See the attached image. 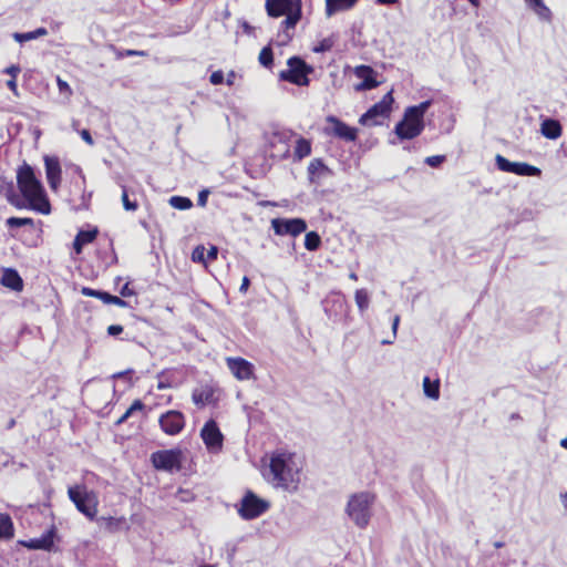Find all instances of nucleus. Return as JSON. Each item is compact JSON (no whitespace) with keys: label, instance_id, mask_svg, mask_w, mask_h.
Returning a JSON list of instances; mask_svg holds the SVG:
<instances>
[{"label":"nucleus","instance_id":"nucleus-43","mask_svg":"<svg viewBox=\"0 0 567 567\" xmlns=\"http://www.w3.org/2000/svg\"><path fill=\"white\" fill-rule=\"evenodd\" d=\"M445 155H433L427 156L424 162L431 167H439L443 162H445Z\"/></svg>","mask_w":567,"mask_h":567},{"label":"nucleus","instance_id":"nucleus-34","mask_svg":"<svg viewBox=\"0 0 567 567\" xmlns=\"http://www.w3.org/2000/svg\"><path fill=\"white\" fill-rule=\"evenodd\" d=\"M321 245V238L316 231H309L305 236V247L309 251H316Z\"/></svg>","mask_w":567,"mask_h":567},{"label":"nucleus","instance_id":"nucleus-44","mask_svg":"<svg viewBox=\"0 0 567 567\" xmlns=\"http://www.w3.org/2000/svg\"><path fill=\"white\" fill-rule=\"evenodd\" d=\"M192 258H193L194 261L206 262L205 247L204 246H197L193 250Z\"/></svg>","mask_w":567,"mask_h":567},{"label":"nucleus","instance_id":"nucleus-21","mask_svg":"<svg viewBox=\"0 0 567 567\" xmlns=\"http://www.w3.org/2000/svg\"><path fill=\"white\" fill-rule=\"evenodd\" d=\"M54 537H55V528L51 527L49 530H47L44 534L41 535L39 538H31L29 540H22L20 544L32 550H48L50 551L54 546Z\"/></svg>","mask_w":567,"mask_h":567},{"label":"nucleus","instance_id":"nucleus-20","mask_svg":"<svg viewBox=\"0 0 567 567\" xmlns=\"http://www.w3.org/2000/svg\"><path fill=\"white\" fill-rule=\"evenodd\" d=\"M192 400L197 408L215 404L217 402L216 388L212 384H204L192 392Z\"/></svg>","mask_w":567,"mask_h":567},{"label":"nucleus","instance_id":"nucleus-12","mask_svg":"<svg viewBox=\"0 0 567 567\" xmlns=\"http://www.w3.org/2000/svg\"><path fill=\"white\" fill-rule=\"evenodd\" d=\"M200 437L209 452L218 453L223 450L224 435L216 421L208 420L200 430Z\"/></svg>","mask_w":567,"mask_h":567},{"label":"nucleus","instance_id":"nucleus-61","mask_svg":"<svg viewBox=\"0 0 567 567\" xmlns=\"http://www.w3.org/2000/svg\"><path fill=\"white\" fill-rule=\"evenodd\" d=\"M4 189L12 190V183H7L2 178H0V190Z\"/></svg>","mask_w":567,"mask_h":567},{"label":"nucleus","instance_id":"nucleus-54","mask_svg":"<svg viewBox=\"0 0 567 567\" xmlns=\"http://www.w3.org/2000/svg\"><path fill=\"white\" fill-rule=\"evenodd\" d=\"M217 256L218 248L216 246H210V248L207 250L206 261H214L217 259Z\"/></svg>","mask_w":567,"mask_h":567},{"label":"nucleus","instance_id":"nucleus-41","mask_svg":"<svg viewBox=\"0 0 567 567\" xmlns=\"http://www.w3.org/2000/svg\"><path fill=\"white\" fill-rule=\"evenodd\" d=\"M73 171L79 176V181L75 183V185L80 192L84 193L85 187H86L85 174L83 173V169L79 165H74Z\"/></svg>","mask_w":567,"mask_h":567},{"label":"nucleus","instance_id":"nucleus-27","mask_svg":"<svg viewBox=\"0 0 567 567\" xmlns=\"http://www.w3.org/2000/svg\"><path fill=\"white\" fill-rule=\"evenodd\" d=\"M561 125L556 120H545L542 124V133L545 137L556 140L561 135Z\"/></svg>","mask_w":567,"mask_h":567},{"label":"nucleus","instance_id":"nucleus-42","mask_svg":"<svg viewBox=\"0 0 567 567\" xmlns=\"http://www.w3.org/2000/svg\"><path fill=\"white\" fill-rule=\"evenodd\" d=\"M56 85L59 89V92L64 95L66 99H70L73 94V91L69 83L64 80H62L60 76L56 78Z\"/></svg>","mask_w":567,"mask_h":567},{"label":"nucleus","instance_id":"nucleus-38","mask_svg":"<svg viewBox=\"0 0 567 567\" xmlns=\"http://www.w3.org/2000/svg\"><path fill=\"white\" fill-rule=\"evenodd\" d=\"M336 43L334 37H328L322 40H320L312 49L316 53H324L330 51Z\"/></svg>","mask_w":567,"mask_h":567},{"label":"nucleus","instance_id":"nucleus-11","mask_svg":"<svg viewBox=\"0 0 567 567\" xmlns=\"http://www.w3.org/2000/svg\"><path fill=\"white\" fill-rule=\"evenodd\" d=\"M497 168L502 172L513 173L518 176H540V168L523 162H511L502 155H496Z\"/></svg>","mask_w":567,"mask_h":567},{"label":"nucleus","instance_id":"nucleus-14","mask_svg":"<svg viewBox=\"0 0 567 567\" xmlns=\"http://www.w3.org/2000/svg\"><path fill=\"white\" fill-rule=\"evenodd\" d=\"M271 227L278 236L290 235L297 237L306 231L307 223L302 218H274L271 220Z\"/></svg>","mask_w":567,"mask_h":567},{"label":"nucleus","instance_id":"nucleus-19","mask_svg":"<svg viewBox=\"0 0 567 567\" xmlns=\"http://www.w3.org/2000/svg\"><path fill=\"white\" fill-rule=\"evenodd\" d=\"M297 6L302 7L301 0H266L265 9L270 18H279L291 11Z\"/></svg>","mask_w":567,"mask_h":567},{"label":"nucleus","instance_id":"nucleus-29","mask_svg":"<svg viewBox=\"0 0 567 567\" xmlns=\"http://www.w3.org/2000/svg\"><path fill=\"white\" fill-rule=\"evenodd\" d=\"M311 141L305 137H299L296 141L293 157L296 161H301L302 158L309 156L311 154Z\"/></svg>","mask_w":567,"mask_h":567},{"label":"nucleus","instance_id":"nucleus-18","mask_svg":"<svg viewBox=\"0 0 567 567\" xmlns=\"http://www.w3.org/2000/svg\"><path fill=\"white\" fill-rule=\"evenodd\" d=\"M354 74L357 78L362 80V82L355 84L354 86L355 91L358 92L369 91L380 85V82L377 80V72L370 65H357L354 68Z\"/></svg>","mask_w":567,"mask_h":567},{"label":"nucleus","instance_id":"nucleus-35","mask_svg":"<svg viewBox=\"0 0 567 567\" xmlns=\"http://www.w3.org/2000/svg\"><path fill=\"white\" fill-rule=\"evenodd\" d=\"M258 61L262 66L268 69L274 65V52L269 45L261 49L259 52Z\"/></svg>","mask_w":567,"mask_h":567},{"label":"nucleus","instance_id":"nucleus-1","mask_svg":"<svg viewBox=\"0 0 567 567\" xmlns=\"http://www.w3.org/2000/svg\"><path fill=\"white\" fill-rule=\"evenodd\" d=\"M17 185L28 202L29 208L41 214H49L51 205L41 181L35 176L34 169L28 163H23L17 169Z\"/></svg>","mask_w":567,"mask_h":567},{"label":"nucleus","instance_id":"nucleus-59","mask_svg":"<svg viewBox=\"0 0 567 567\" xmlns=\"http://www.w3.org/2000/svg\"><path fill=\"white\" fill-rule=\"evenodd\" d=\"M399 323H400V316L395 315L393 318V321H392V330H393L394 337L396 336V330H398Z\"/></svg>","mask_w":567,"mask_h":567},{"label":"nucleus","instance_id":"nucleus-28","mask_svg":"<svg viewBox=\"0 0 567 567\" xmlns=\"http://www.w3.org/2000/svg\"><path fill=\"white\" fill-rule=\"evenodd\" d=\"M14 536L13 522L9 514L0 513V540L11 539Z\"/></svg>","mask_w":567,"mask_h":567},{"label":"nucleus","instance_id":"nucleus-30","mask_svg":"<svg viewBox=\"0 0 567 567\" xmlns=\"http://www.w3.org/2000/svg\"><path fill=\"white\" fill-rule=\"evenodd\" d=\"M285 16H286V19L282 20L280 23L281 29L282 30L295 29L297 23L301 20L302 7L297 6V8L293 11H291Z\"/></svg>","mask_w":567,"mask_h":567},{"label":"nucleus","instance_id":"nucleus-47","mask_svg":"<svg viewBox=\"0 0 567 567\" xmlns=\"http://www.w3.org/2000/svg\"><path fill=\"white\" fill-rule=\"evenodd\" d=\"M209 81L214 85H219L224 82V73L221 70L215 71L210 74Z\"/></svg>","mask_w":567,"mask_h":567},{"label":"nucleus","instance_id":"nucleus-5","mask_svg":"<svg viewBox=\"0 0 567 567\" xmlns=\"http://www.w3.org/2000/svg\"><path fill=\"white\" fill-rule=\"evenodd\" d=\"M68 495L76 509L87 519H96L99 497L94 491H89L85 485H75L69 487Z\"/></svg>","mask_w":567,"mask_h":567},{"label":"nucleus","instance_id":"nucleus-64","mask_svg":"<svg viewBox=\"0 0 567 567\" xmlns=\"http://www.w3.org/2000/svg\"><path fill=\"white\" fill-rule=\"evenodd\" d=\"M168 386H169V385H168L167 383L163 382V381H159V382L157 383V389H158V390H164V389H167Z\"/></svg>","mask_w":567,"mask_h":567},{"label":"nucleus","instance_id":"nucleus-10","mask_svg":"<svg viewBox=\"0 0 567 567\" xmlns=\"http://www.w3.org/2000/svg\"><path fill=\"white\" fill-rule=\"evenodd\" d=\"M268 509V504L257 497L251 491H248L240 502L238 514L244 519H254L262 515Z\"/></svg>","mask_w":567,"mask_h":567},{"label":"nucleus","instance_id":"nucleus-63","mask_svg":"<svg viewBox=\"0 0 567 567\" xmlns=\"http://www.w3.org/2000/svg\"><path fill=\"white\" fill-rule=\"evenodd\" d=\"M128 419V416H125V413L115 422V425H121L123 424L124 422H126Z\"/></svg>","mask_w":567,"mask_h":567},{"label":"nucleus","instance_id":"nucleus-62","mask_svg":"<svg viewBox=\"0 0 567 567\" xmlns=\"http://www.w3.org/2000/svg\"><path fill=\"white\" fill-rule=\"evenodd\" d=\"M398 1L399 0H377V2L380 3V4H394Z\"/></svg>","mask_w":567,"mask_h":567},{"label":"nucleus","instance_id":"nucleus-39","mask_svg":"<svg viewBox=\"0 0 567 567\" xmlns=\"http://www.w3.org/2000/svg\"><path fill=\"white\" fill-rule=\"evenodd\" d=\"M355 303L360 311H364L369 307V295L364 289H358L354 293Z\"/></svg>","mask_w":567,"mask_h":567},{"label":"nucleus","instance_id":"nucleus-52","mask_svg":"<svg viewBox=\"0 0 567 567\" xmlns=\"http://www.w3.org/2000/svg\"><path fill=\"white\" fill-rule=\"evenodd\" d=\"M123 330H124V328L121 324H111L107 328V333L110 336H114L115 337V336L121 334L123 332Z\"/></svg>","mask_w":567,"mask_h":567},{"label":"nucleus","instance_id":"nucleus-49","mask_svg":"<svg viewBox=\"0 0 567 567\" xmlns=\"http://www.w3.org/2000/svg\"><path fill=\"white\" fill-rule=\"evenodd\" d=\"M120 295L123 298L133 297L136 295V291L130 287V282H126L120 290Z\"/></svg>","mask_w":567,"mask_h":567},{"label":"nucleus","instance_id":"nucleus-32","mask_svg":"<svg viewBox=\"0 0 567 567\" xmlns=\"http://www.w3.org/2000/svg\"><path fill=\"white\" fill-rule=\"evenodd\" d=\"M423 390L427 398L437 400L440 398V380H431L429 377L423 379Z\"/></svg>","mask_w":567,"mask_h":567},{"label":"nucleus","instance_id":"nucleus-55","mask_svg":"<svg viewBox=\"0 0 567 567\" xmlns=\"http://www.w3.org/2000/svg\"><path fill=\"white\" fill-rule=\"evenodd\" d=\"M113 296L114 295H111L106 291H102L100 290L99 292V298L102 302L106 303V305H111L112 300H113Z\"/></svg>","mask_w":567,"mask_h":567},{"label":"nucleus","instance_id":"nucleus-48","mask_svg":"<svg viewBox=\"0 0 567 567\" xmlns=\"http://www.w3.org/2000/svg\"><path fill=\"white\" fill-rule=\"evenodd\" d=\"M6 74H9L11 79H17L21 72V68L18 64H12L3 70Z\"/></svg>","mask_w":567,"mask_h":567},{"label":"nucleus","instance_id":"nucleus-8","mask_svg":"<svg viewBox=\"0 0 567 567\" xmlns=\"http://www.w3.org/2000/svg\"><path fill=\"white\" fill-rule=\"evenodd\" d=\"M183 452L179 449L159 450L151 455L156 470L173 472L182 468Z\"/></svg>","mask_w":567,"mask_h":567},{"label":"nucleus","instance_id":"nucleus-24","mask_svg":"<svg viewBox=\"0 0 567 567\" xmlns=\"http://www.w3.org/2000/svg\"><path fill=\"white\" fill-rule=\"evenodd\" d=\"M330 173L328 166L323 163L321 158H313L310 161L308 165V176L311 183H316L322 177Z\"/></svg>","mask_w":567,"mask_h":567},{"label":"nucleus","instance_id":"nucleus-16","mask_svg":"<svg viewBox=\"0 0 567 567\" xmlns=\"http://www.w3.org/2000/svg\"><path fill=\"white\" fill-rule=\"evenodd\" d=\"M226 364L238 381L255 379V367L248 360L240 357H228L226 358Z\"/></svg>","mask_w":567,"mask_h":567},{"label":"nucleus","instance_id":"nucleus-50","mask_svg":"<svg viewBox=\"0 0 567 567\" xmlns=\"http://www.w3.org/2000/svg\"><path fill=\"white\" fill-rule=\"evenodd\" d=\"M123 54H125V58H127V56H147L148 55V53L146 51L132 50V49L124 50Z\"/></svg>","mask_w":567,"mask_h":567},{"label":"nucleus","instance_id":"nucleus-58","mask_svg":"<svg viewBox=\"0 0 567 567\" xmlns=\"http://www.w3.org/2000/svg\"><path fill=\"white\" fill-rule=\"evenodd\" d=\"M249 286H250L249 278L247 276H244V278L241 280V285L239 287V291L245 293L248 290Z\"/></svg>","mask_w":567,"mask_h":567},{"label":"nucleus","instance_id":"nucleus-31","mask_svg":"<svg viewBox=\"0 0 567 567\" xmlns=\"http://www.w3.org/2000/svg\"><path fill=\"white\" fill-rule=\"evenodd\" d=\"M528 8H530L542 19L549 20L551 12L543 0H524Z\"/></svg>","mask_w":567,"mask_h":567},{"label":"nucleus","instance_id":"nucleus-60","mask_svg":"<svg viewBox=\"0 0 567 567\" xmlns=\"http://www.w3.org/2000/svg\"><path fill=\"white\" fill-rule=\"evenodd\" d=\"M111 49L113 50L114 54H115V58L117 60H121V59H124L125 58V54H123V51L124 50H120L117 48H115L114 45L111 47Z\"/></svg>","mask_w":567,"mask_h":567},{"label":"nucleus","instance_id":"nucleus-4","mask_svg":"<svg viewBox=\"0 0 567 567\" xmlns=\"http://www.w3.org/2000/svg\"><path fill=\"white\" fill-rule=\"evenodd\" d=\"M375 501V494L360 492L350 496L346 512L359 528H365L371 518V506Z\"/></svg>","mask_w":567,"mask_h":567},{"label":"nucleus","instance_id":"nucleus-26","mask_svg":"<svg viewBox=\"0 0 567 567\" xmlns=\"http://www.w3.org/2000/svg\"><path fill=\"white\" fill-rule=\"evenodd\" d=\"M359 0H326V14L333 16L336 12L346 11L355 6Z\"/></svg>","mask_w":567,"mask_h":567},{"label":"nucleus","instance_id":"nucleus-13","mask_svg":"<svg viewBox=\"0 0 567 567\" xmlns=\"http://www.w3.org/2000/svg\"><path fill=\"white\" fill-rule=\"evenodd\" d=\"M158 424L165 434L174 436L184 430L186 425V419L181 411L169 410L161 414Z\"/></svg>","mask_w":567,"mask_h":567},{"label":"nucleus","instance_id":"nucleus-15","mask_svg":"<svg viewBox=\"0 0 567 567\" xmlns=\"http://www.w3.org/2000/svg\"><path fill=\"white\" fill-rule=\"evenodd\" d=\"M326 121L331 125L324 128L327 135L336 136L346 142H354L358 138V130L349 126L337 116L329 115Z\"/></svg>","mask_w":567,"mask_h":567},{"label":"nucleus","instance_id":"nucleus-45","mask_svg":"<svg viewBox=\"0 0 567 567\" xmlns=\"http://www.w3.org/2000/svg\"><path fill=\"white\" fill-rule=\"evenodd\" d=\"M144 408H145L144 403L140 399H136L131 404V406L125 411V416L130 417L135 411H142V410H144Z\"/></svg>","mask_w":567,"mask_h":567},{"label":"nucleus","instance_id":"nucleus-57","mask_svg":"<svg viewBox=\"0 0 567 567\" xmlns=\"http://www.w3.org/2000/svg\"><path fill=\"white\" fill-rule=\"evenodd\" d=\"M111 305H115V306L121 307V308L128 307L127 301H125L123 298L117 297V296H113V300H112Z\"/></svg>","mask_w":567,"mask_h":567},{"label":"nucleus","instance_id":"nucleus-53","mask_svg":"<svg viewBox=\"0 0 567 567\" xmlns=\"http://www.w3.org/2000/svg\"><path fill=\"white\" fill-rule=\"evenodd\" d=\"M100 290L92 289L90 287H82L81 293L85 297L99 298Z\"/></svg>","mask_w":567,"mask_h":567},{"label":"nucleus","instance_id":"nucleus-9","mask_svg":"<svg viewBox=\"0 0 567 567\" xmlns=\"http://www.w3.org/2000/svg\"><path fill=\"white\" fill-rule=\"evenodd\" d=\"M394 103V97L392 94V90L385 93L382 99L373 104L365 113H363L359 123L361 125H378L380 122L375 121L377 117L386 118L390 116L392 111V104Z\"/></svg>","mask_w":567,"mask_h":567},{"label":"nucleus","instance_id":"nucleus-6","mask_svg":"<svg viewBox=\"0 0 567 567\" xmlns=\"http://www.w3.org/2000/svg\"><path fill=\"white\" fill-rule=\"evenodd\" d=\"M288 69L279 73V79L292 83L298 86L309 85V74L313 72V68L299 56H291L287 61Z\"/></svg>","mask_w":567,"mask_h":567},{"label":"nucleus","instance_id":"nucleus-7","mask_svg":"<svg viewBox=\"0 0 567 567\" xmlns=\"http://www.w3.org/2000/svg\"><path fill=\"white\" fill-rule=\"evenodd\" d=\"M292 135L290 131L272 132L267 140L266 154L274 161L287 159L290 155Z\"/></svg>","mask_w":567,"mask_h":567},{"label":"nucleus","instance_id":"nucleus-3","mask_svg":"<svg viewBox=\"0 0 567 567\" xmlns=\"http://www.w3.org/2000/svg\"><path fill=\"white\" fill-rule=\"evenodd\" d=\"M292 454L287 452L274 453L270 457L269 471L271 474V483L277 487L289 489L296 487L298 478L290 466Z\"/></svg>","mask_w":567,"mask_h":567},{"label":"nucleus","instance_id":"nucleus-25","mask_svg":"<svg viewBox=\"0 0 567 567\" xmlns=\"http://www.w3.org/2000/svg\"><path fill=\"white\" fill-rule=\"evenodd\" d=\"M100 525L109 533H116V532H120L125 525H126V519L125 517H113V516H109V517H100L96 519Z\"/></svg>","mask_w":567,"mask_h":567},{"label":"nucleus","instance_id":"nucleus-46","mask_svg":"<svg viewBox=\"0 0 567 567\" xmlns=\"http://www.w3.org/2000/svg\"><path fill=\"white\" fill-rule=\"evenodd\" d=\"M176 495L182 502H192L195 499V495L188 489L179 488Z\"/></svg>","mask_w":567,"mask_h":567},{"label":"nucleus","instance_id":"nucleus-56","mask_svg":"<svg viewBox=\"0 0 567 567\" xmlns=\"http://www.w3.org/2000/svg\"><path fill=\"white\" fill-rule=\"evenodd\" d=\"M7 86L16 96H19L17 79L8 80L7 81Z\"/></svg>","mask_w":567,"mask_h":567},{"label":"nucleus","instance_id":"nucleus-36","mask_svg":"<svg viewBox=\"0 0 567 567\" xmlns=\"http://www.w3.org/2000/svg\"><path fill=\"white\" fill-rule=\"evenodd\" d=\"M122 204L127 212H136L140 207L136 199H130L128 189L125 185L122 186Z\"/></svg>","mask_w":567,"mask_h":567},{"label":"nucleus","instance_id":"nucleus-37","mask_svg":"<svg viewBox=\"0 0 567 567\" xmlns=\"http://www.w3.org/2000/svg\"><path fill=\"white\" fill-rule=\"evenodd\" d=\"M169 204L179 210H186L192 208L193 203L188 197L183 196H172L169 199Z\"/></svg>","mask_w":567,"mask_h":567},{"label":"nucleus","instance_id":"nucleus-51","mask_svg":"<svg viewBox=\"0 0 567 567\" xmlns=\"http://www.w3.org/2000/svg\"><path fill=\"white\" fill-rule=\"evenodd\" d=\"M80 135H81L82 140H83L87 145H93V144H94V140H93V137H92V135H91V133H90V131H89V130H85V128L81 130V131H80Z\"/></svg>","mask_w":567,"mask_h":567},{"label":"nucleus","instance_id":"nucleus-40","mask_svg":"<svg viewBox=\"0 0 567 567\" xmlns=\"http://www.w3.org/2000/svg\"><path fill=\"white\" fill-rule=\"evenodd\" d=\"M7 226L10 228L13 227H23V226H33V219L30 217H10L6 221Z\"/></svg>","mask_w":567,"mask_h":567},{"label":"nucleus","instance_id":"nucleus-33","mask_svg":"<svg viewBox=\"0 0 567 567\" xmlns=\"http://www.w3.org/2000/svg\"><path fill=\"white\" fill-rule=\"evenodd\" d=\"M47 34H48V30L45 28L41 27V28H38L34 31H30V32H24V33L16 32V33H13L12 37L17 42L23 43L27 41L38 39L40 37H44Z\"/></svg>","mask_w":567,"mask_h":567},{"label":"nucleus","instance_id":"nucleus-2","mask_svg":"<svg viewBox=\"0 0 567 567\" xmlns=\"http://www.w3.org/2000/svg\"><path fill=\"white\" fill-rule=\"evenodd\" d=\"M431 100L421 102L417 105L408 106L402 118L395 124L394 133L401 140H413L422 134L425 127L424 116L430 106Z\"/></svg>","mask_w":567,"mask_h":567},{"label":"nucleus","instance_id":"nucleus-22","mask_svg":"<svg viewBox=\"0 0 567 567\" xmlns=\"http://www.w3.org/2000/svg\"><path fill=\"white\" fill-rule=\"evenodd\" d=\"M0 282L2 286L14 291H21L23 289V280L21 276L12 268L4 269Z\"/></svg>","mask_w":567,"mask_h":567},{"label":"nucleus","instance_id":"nucleus-17","mask_svg":"<svg viewBox=\"0 0 567 567\" xmlns=\"http://www.w3.org/2000/svg\"><path fill=\"white\" fill-rule=\"evenodd\" d=\"M43 162L49 187L52 192H58L62 182L60 159L56 156L44 155Z\"/></svg>","mask_w":567,"mask_h":567},{"label":"nucleus","instance_id":"nucleus-23","mask_svg":"<svg viewBox=\"0 0 567 567\" xmlns=\"http://www.w3.org/2000/svg\"><path fill=\"white\" fill-rule=\"evenodd\" d=\"M99 235L97 228H93L90 230H79L76 234L74 241H73V248L75 252L79 255L82 252L83 247L87 244L93 243Z\"/></svg>","mask_w":567,"mask_h":567}]
</instances>
